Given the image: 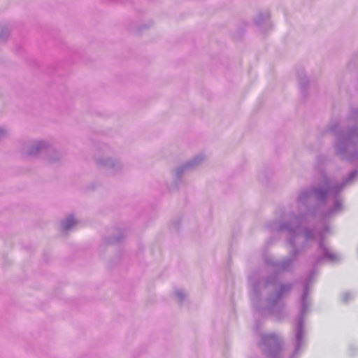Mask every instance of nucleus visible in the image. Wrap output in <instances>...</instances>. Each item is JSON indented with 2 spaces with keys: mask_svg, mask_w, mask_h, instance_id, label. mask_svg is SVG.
<instances>
[{
  "mask_svg": "<svg viewBox=\"0 0 358 358\" xmlns=\"http://www.w3.org/2000/svg\"><path fill=\"white\" fill-rule=\"evenodd\" d=\"M74 224H76L75 220L73 217H69L63 224V228L67 230L70 229Z\"/></svg>",
  "mask_w": 358,
  "mask_h": 358,
  "instance_id": "nucleus-1",
  "label": "nucleus"
}]
</instances>
